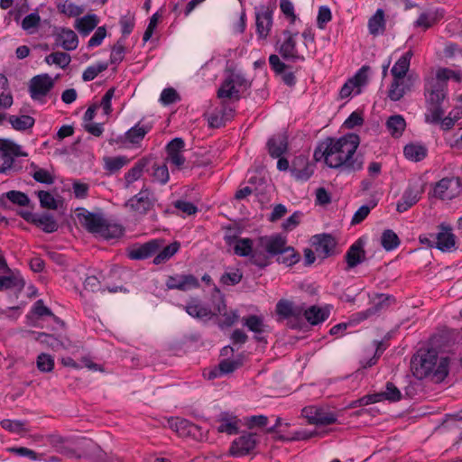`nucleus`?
Segmentation results:
<instances>
[{"label":"nucleus","mask_w":462,"mask_h":462,"mask_svg":"<svg viewBox=\"0 0 462 462\" xmlns=\"http://www.w3.org/2000/svg\"><path fill=\"white\" fill-rule=\"evenodd\" d=\"M360 143L356 134H346L340 138L327 137L314 151L316 161L324 160L325 163L343 173H352L363 169L364 157L356 153Z\"/></svg>","instance_id":"1"},{"label":"nucleus","mask_w":462,"mask_h":462,"mask_svg":"<svg viewBox=\"0 0 462 462\" xmlns=\"http://www.w3.org/2000/svg\"><path fill=\"white\" fill-rule=\"evenodd\" d=\"M449 363L448 356H439L437 348H419L411 359V370L418 380L439 383L449 373Z\"/></svg>","instance_id":"2"},{"label":"nucleus","mask_w":462,"mask_h":462,"mask_svg":"<svg viewBox=\"0 0 462 462\" xmlns=\"http://www.w3.org/2000/svg\"><path fill=\"white\" fill-rule=\"evenodd\" d=\"M60 456L75 459L84 457L91 462H111L110 457L97 443L85 438L60 439Z\"/></svg>","instance_id":"3"},{"label":"nucleus","mask_w":462,"mask_h":462,"mask_svg":"<svg viewBox=\"0 0 462 462\" xmlns=\"http://www.w3.org/2000/svg\"><path fill=\"white\" fill-rule=\"evenodd\" d=\"M448 83L439 79L436 76L425 79L424 97L426 123H436L445 114L442 104L447 97Z\"/></svg>","instance_id":"4"},{"label":"nucleus","mask_w":462,"mask_h":462,"mask_svg":"<svg viewBox=\"0 0 462 462\" xmlns=\"http://www.w3.org/2000/svg\"><path fill=\"white\" fill-rule=\"evenodd\" d=\"M239 348H221L218 365L203 371V376L208 380H214L234 373L240 368L245 359L244 352H238Z\"/></svg>","instance_id":"5"},{"label":"nucleus","mask_w":462,"mask_h":462,"mask_svg":"<svg viewBox=\"0 0 462 462\" xmlns=\"http://www.w3.org/2000/svg\"><path fill=\"white\" fill-rule=\"evenodd\" d=\"M276 313L288 319V325L292 329L302 328L306 327L304 321L306 304H295L288 300H280L276 304Z\"/></svg>","instance_id":"6"},{"label":"nucleus","mask_w":462,"mask_h":462,"mask_svg":"<svg viewBox=\"0 0 462 462\" xmlns=\"http://www.w3.org/2000/svg\"><path fill=\"white\" fill-rule=\"evenodd\" d=\"M156 202L157 198L153 191L143 185L137 194L125 203L124 207L135 216H145L153 209Z\"/></svg>","instance_id":"7"},{"label":"nucleus","mask_w":462,"mask_h":462,"mask_svg":"<svg viewBox=\"0 0 462 462\" xmlns=\"http://www.w3.org/2000/svg\"><path fill=\"white\" fill-rule=\"evenodd\" d=\"M282 39L276 42V51L281 57L288 61H304L305 58L300 54L297 49L296 38L298 32H292L289 30H284L282 33Z\"/></svg>","instance_id":"8"},{"label":"nucleus","mask_w":462,"mask_h":462,"mask_svg":"<svg viewBox=\"0 0 462 462\" xmlns=\"http://www.w3.org/2000/svg\"><path fill=\"white\" fill-rule=\"evenodd\" d=\"M21 146L9 139L0 138V173L7 174L11 171H17L14 166V157L26 156Z\"/></svg>","instance_id":"9"},{"label":"nucleus","mask_w":462,"mask_h":462,"mask_svg":"<svg viewBox=\"0 0 462 462\" xmlns=\"http://www.w3.org/2000/svg\"><path fill=\"white\" fill-rule=\"evenodd\" d=\"M260 440L256 433L243 431L229 447L228 454L233 457H241L254 451Z\"/></svg>","instance_id":"10"},{"label":"nucleus","mask_w":462,"mask_h":462,"mask_svg":"<svg viewBox=\"0 0 462 462\" xmlns=\"http://www.w3.org/2000/svg\"><path fill=\"white\" fill-rule=\"evenodd\" d=\"M170 426L180 437L191 438L197 441H204L208 439V431H204L202 427L187 419L177 417L170 421Z\"/></svg>","instance_id":"11"},{"label":"nucleus","mask_w":462,"mask_h":462,"mask_svg":"<svg viewBox=\"0 0 462 462\" xmlns=\"http://www.w3.org/2000/svg\"><path fill=\"white\" fill-rule=\"evenodd\" d=\"M461 193L462 180L455 176L441 179L433 189V196L442 200H451Z\"/></svg>","instance_id":"12"},{"label":"nucleus","mask_w":462,"mask_h":462,"mask_svg":"<svg viewBox=\"0 0 462 462\" xmlns=\"http://www.w3.org/2000/svg\"><path fill=\"white\" fill-rule=\"evenodd\" d=\"M301 414L312 425H331L337 422V415L333 412L325 411L317 406H307L302 409Z\"/></svg>","instance_id":"13"},{"label":"nucleus","mask_w":462,"mask_h":462,"mask_svg":"<svg viewBox=\"0 0 462 462\" xmlns=\"http://www.w3.org/2000/svg\"><path fill=\"white\" fill-rule=\"evenodd\" d=\"M416 79L417 77L412 74H409L401 79H393L388 90V97L392 101L401 100L406 93L411 91Z\"/></svg>","instance_id":"14"},{"label":"nucleus","mask_w":462,"mask_h":462,"mask_svg":"<svg viewBox=\"0 0 462 462\" xmlns=\"http://www.w3.org/2000/svg\"><path fill=\"white\" fill-rule=\"evenodd\" d=\"M217 431L226 435H236L239 433L241 420L232 412L222 411L215 420Z\"/></svg>","instance_id":"15"},{"label":"nucleus","mask_w":462,"mask_h":462,"mask_svg":"<svg viewBox=\"0 0 462 462\" xmlns=\"http://www.w3.org/2000/svg\"><path fill=\"white\" fill-rule=\"evenodd\" d=\"M54 81L48 74L34 76L30 80L29 92L32 99H40L45 97L53 88Z\"/></svg>","instance_id":"16"},{"label":"nucleus","mask_w":462,"mask_h":462,"mask_svg":"<svg viewBox=\"0 0 462 462\" xmlns=\"http://www.w3.org/2000/svg\"><path fill=\"white\" fill-rule=\"evenodd\" d=\"M165 286L168 290L187 291L199 287V282L193 274H175L168 276Z\"/></svg>","instance_id":"17"},{"label":"nucleus","mask_w":462,"mask_h":462,"mask_svg":"<svg viewBox=\"0 0 462 462\" xmlns=\"http://www.w3.org/2000/svg\"><path fill=\"white\" fill-rule=\"evenodd\" d=\"M423 193V187L419 183L410 184L404 190L402 199L398 201L396 210L403 213L415 205Z\"/></svg>","instance_id":"18"},{"label":"nucleus","mask_w":462,"mask_h":462,"mask_svg":"<svg viewBox=\"0 0 462 462\" xmlns=\"http://www.w3.org/2000/svg\"><path fill=\"white\" fill-rule=\"evenodd\" d=\"M315 252L323 259L333 254L337 245L336 239L330 234H320L311 238Z\"/></svg>","instance_id":"19"},{"label":"nucleus","mask_w":462,"mask_h":462,"mask_svg":"<svg viewBox=\"0 0 462 462\" xmlns=\"http://www.w3.org/2000/svg\"><path fill=\"white\" fill-rule=\"evenodd\" d=\"M80 210V212L77 213L79 224L89 233L98 235L105 221L103 216L100 214L88 212L84 208H81Z\"/></svg>","instance_id":"20"},{"label":"nucleus","mask_w":462,"mask_h":462,"mask_svg":"<svg viewBox=\"0 0 462 462\" xmlns=\"http://www.w3.org/2000/svg\"><path fill=\"white\" fill-rule=\"evenodd\" d=\"M291 175L298 180H309L314 172V166L310 163L304 155L294 158L291 167Z\"/></svg>","instance_id":"21"},{"label":"nucleus","mask_w":462,"mask_h":462,"mask_svg":"<svg viewBox=\"0 0 462 462\" xmlns=\"http://www.w3.org/2000/svg\"><path fill=\"white\" fill-rule=\"evenodd\" d=\"M459 333L456 329L442 328L429 338V346H448L457 344Z\"/></svg>","instance_id":"22"},{"label":"nucleus","mask_w":462,"mask_h":462,"mask_svg":"<svg viewBox=\"0 0 462 462\" xmlns=\"http://www.w3.org/2000/svg\"><path fill=\"white\" fill-rule=\"evenodd\" d=\"M330 310V305H325L322 307L317 305L308 307L306 305L304 321L311 326L319 325L329 318Z\"/></svg>","instance_id":"23"},{"label":"nucleus","mask_w":462,"mask_h":462,"mask_svg":"<svg viewBox=\"0 0 462 462\" xmlns=\"http://www.w3.org/2000/svg\"><path fill=\"white\" fill-rule=\"evenodd\" d=\"M365 241L363 238H358L346 251L345 260L347 264V269H352L365 259Z\"/></svg>","instance_id":"24"},{"label":"nucleus","mask_w":462,"mask_h":462,"mask_svg":"<svg viewBox=\"0 0 462 462\" xmlns=\"http://www.w3.org/2000/svg\"><path fill=\"white\" fill-rule=\"evenodd\" d=\"M256 33L260 39H266L273 25V11L263 7L256 12Z\"/></svg>","instance_id":"25"},{"label":"nucleus","mask_w":462,"mask_h":462,"mask_svg":"<svg viewBox=\"0 0 462 462\" xmlns=\"http://www.w3.org/2000/svg\"><path fill=\"white\" fill-rule=\"evenodd\" d=\"M286 242V238L281 235L260 236V243L262 246L265 247L270 256L278 255L284 252L288 247Z\"/></svg>","instance_id":"26"},{"label":"nucleus","mask_w":462,"mask_h":462,"mask_svg":"<svg viewBox=\"0 0 462 462\" xmlns=\"http://www.w3.org/2000/svg\"><path fill=\"white\" fill-rule=\"evenodd\" d=\"M439 231L436 233V245L435 247L442 252L451 251L455 247V236L452 233V228L448 226L441 224Z\"/></svg>","instance_id":"27"},{"label":"nucleus","mask_w":462,"mask_h":462,"mask_svg":"<svg viewBox=\"0 0 462 462\" xmlns=\"http://www.w3.org/2000/svg\"><path fill=\"white\" fill-rule=\"evenodd\" d=\"M186 312L199 319H211V310L206 306L199 299L190 298L184 307Z\"/></svg>","instance_id":"28"},{"label":"nucleus","mask_w":462,"mask_h":462,"mask_svg":"<svg viewBox=\"0 0 462 462\" xmlns=\"http://www.w3.org/2000/svg\"><path fill=\"white\" fill-rule=\"evenodd\" d=\"M150 157L139 159L134 165L125 174V188L128 189L134 181L138 180L143 173L148 170Z\"/></svg>","instance_id":"29"},{"label":"nucleus","mask_w":462,"mask_h":462,"mask_svg":"<svg viewBox=\"0 0 462 462\" xmlns=\"http://www.w3.org/2000/svg\"><path fill=\"white\" fill-rule=\"evenodd\" d=\"M162 246V241L158 239L151 240L137 248L129 252V257L134 260H143L151 257Z\"/></svg>","instance_id":"30"},{"label":"nucleus","mask_w":462,"mask_h":462,"mask_svg":"<svg viewBox=\"0 0 462 462\" xmlns=\"http://www.w3.org/2000/svg\"><path fill=\"white\" fill-rule=\"evenodd\" d=\"M267 148L273 158L281 157L288 149L287 136L282 134L273 135L268 140Z\"/></svg>","instance_id":"31"},{"label":"nucleus","mask_w":462,"mask_h":462,"mask_svg":"<svg viewBox=\"0 0 462 462\" xmlns=\"http://www.w3.org/2000/svg\"><path fill=\"white\" fill-rule=\"evenodd\" d=\"M269 257L270 254L266 252L265 247L262 246L260 237H258L250 254V262L259 268H264L270 263Z\"/></svg>","instance_id":"32"},{"label":"nucleus","mask_w":462,"mask_h":462,"mask_svg":"<svg viewBox=\"0 0 462 462\" xmlns=\"http://www.w3.org/2000/svg\"><path fill=\"white\" fill-rule=\"evenodd\" d=\"M98 23V16L95 14H90L77 19L75 28L82 36H87L97 26Z\"/></svg>","instance_id":"33"},{"label":"nucleus","mask_w":462,"mask_h":462,"mask_svg":"<svg viewBox=\"0 0 462 462\" xmlns=\"http://www.w3.org/2000/svg\"><path fill=\"white\" fill-rule=\"evenodd\" d=\"M413 56V51L411 50L406 51L393 66L391 69V73L393 79H401L402 77L408 76L407 72L410 69L411 60Z\"/></svg>","instance_id":"34"},{"label":"nucleus","mask_w":462,"mask_h":462,"mask_svg":"<svg viewBox=\"0 0 462 462\" xmlns=\"http://www.w3.org/2000/svg\"><path fill=\"white\" fill-rule=\"evenodd\" d=\"M46 316L52 317L54 319H57L51 310L44 305L43 300H38L33 304L31 311L26 315V319L29 324L35 325L36 319H40Z\"/></svg>","instance_id":"35"},{"label":"nucleus","mask_w":462,"mask_h":462,"mask_svg":"<svg viewBox=\"0 0 462 462\" xmlns=\"http://www.w3.org/2000/svg\"><path fill=\"white\" fill-rule=\"evenodd\" d=\"M152 129L150 124H141L139 122L125 133V139L133 144H138Z\"/></svg>","instance_id":"36"},{"label":"nucleus","mask_w":462,"mask_h":462,"mask_svg":"<svg viewBox=\"0 0 462 462\" xmlns=\"http://www.w3.org/2000/svg\"><path fill=\"white\" fill-rule=\"evenodd\" d=\"M368 30L370 34L377 36L383 34L385 31L384 12L379 8L374 14L368 20Z\"/></svg>","instance_id":"37"},{"label":"nucleus","mask_w":462,"mask_h":462,"mask_svg":"<svg viewBox=\"0 0 462 462\" xmlns=\"http://www.w3.org/2000/svg\"><path fill=\"white\" fill-rule=\"evenodd\" d=\"M8 275H0V291L10 289H16L21 291L25 286L23 279L18 275H14L12 272L7 273Z\"/></svg>","instance_id":"38"},{"label":"nucleus","mask_w":462,"mask_h":462,"mask_svg":"<svg viewBox=\"0 0 462 462\" xmlns=\"http://www.w3.org/2000/svg\"><path fill=\"white\" fill-rule=\"evenodd\" d=\"M60 45L67 51L75 50L79 45L78 35L70 29H60Z\"/></svg>","instance_id":"39"},{"label":"nucleus","mask_w":462,"mask_h":462,"mask_svg":"<svg viewBox=\"0 0 462 462\" xmlns=\"http://www.w3.org/2000/svg\"><path fill=\"white\" fill-rule=\"evenodd\" d=\"M226 304L224 294L215 285L214 291L211 295V319L218 314H222V311L226 310Z\"/></svg>","instance_id":"40"},{"label":"nucleus","mask_w":462,"mask_h":462,"mask_svg":"<svg viewBox=\"0 0 462 462\" xmlns=\"http://www.w3.org/2000/svg\"><path fill=\"white\" fill-rule=\"evenodd\" d=\"M217 94L218 98L240 99L239 89L228 77L223 81Z\"/></svg>","instance_id":"41"},{"label":"nucleus","mask_w":462,"mask_h":462,"mask_svg":"<svg viewBox=\"0 0 462 462\" xmlns=\"http://www.w3.org/2000/svg\"><path fill=\"white\" fill-rule=\"evenodd\" d=\"M403 153L408 160L420 162L427 156V148L421 144L410 143L404 146Z\"/></svg>","instance_id":"42"},{"label":"nucleus","mask_w":462,"mask_h":462,"mask_svg":"<svg viewBox=\"0 0 462 462\" xmlns=\"http://www.w3.org/2000/svg\"><path fill=\"white\" fill-rule=\"evenodd\" d=\"M104 169L110 174L116 173L124 166L129 163L130 159L126 156L104 157Z\"/></svg>","instance_id":"43"},{"label":"nucleus","mask_w":462,"mask_h":462,"mask_svg":"<svg viewBox=\"0 0 462 462\" xmlns=\"http://www.w3.org/2000/svg\"><path fill=\"white\" fill-rule=\"evenodd\" d=\"M12 127L17 131H25L34 125L35 120L31 116L23 115L21 116H10L8 118Z\"/></svg>","instance_id":"44"},{"label":"nucleus","mask_w":462,"mask_h":462,"mask_svg":"<svg viewBox=\"0 0 462 462\" xmlns=\"http://www.w3.org/2000/svg\"><path fill=\"white\" fill-rule=\"evenodd\" d=\"M243 324L254 333L268 332V326L264 324L263 319L256 315H250L243 319Z\"/></svg>","instance_id":"45"},{"label":"nucleus","mask_w":462,"mask_h":462,"mask_svg":"<svg viewBox=\"0 0 462 462\" xmlns=\"http://www.w3.org/2000/svg\"><path fill=\"white\" fill-rule=\"evenodd\" d=\"M123 234L124 227L121 225L108 223L106 219L100 232L98 233V235L105 239L118 238L122 236Z\"/></svg>","instance_id":"46"},{"label":"nucleus","mask_w":462,"mask_h":462,"mask_svg":"<svg viewBox=\"0 0 462 462\" xmlns=\"http://www.w3.org/2000/svg\"><path fill=\"white\" fill-rule=\"evenodd\" d=\"M180 244L177 241L165 246L159 254L153 258L152 263L156 265L163 263L170 260L179 250Z\"/></svg>","instance_id":"47"},{"label":"nucleus","mask_w":462,"mask_h":462,"mask_svg":"<svg viewBox=\"0 0 462 462\" xmlns=\"http://www.w3.org/2000/svg\"><path fill=\"white\" fill-rule=\"evenodd\" d=\"M442 17L443 12H439V10L433 13H422L415 21V26L428 29Z\"/></svg>","instance_id":"48"},{"label":"nucleus","mask_w":462,"mask_h":462,"mask_svg":"<svg viewBox=\"0 0 462 462\" xmlns=\"http://www.w3.org/2000/svg\"><path fill=\"white\" fill-rule=\"evenodd\" d=\"M386 126L393 136H400L405 129L406 123L400 115L392 116L386 122Z\"/></svg>","instance_id":"49"},{"label":"nucleus","mask_w":462,"mask_h":462,"mask_svg":"<svg viewBox=\"0 0 462 462\" xmlns=\"http://www.w3.org/2000/svg\"><path fill=\"white\" fill-rule=\"evenodd\" d=\"M381 245L386 251H392L398 247L400 239L392 229H386L382 234Z\"/></svg>","instance_id":"50"},{"label":"nucleus","mask_w":462,"mask_h":462,"mask_svg":"<svg viewBox=\"0 0 462 462\" xmlns=\"http://www.w3.org/2000/svg\"><path fill=\"white\" fill-rule=\"evenodd\" d=\"M46 233H52L57 230V224L54 218L49 214L37 215L34 224Z\"/></svg>","instance_id":"51"},{"label":"nucleus","mask_w":462,"mask_h":462,"mask_svg":"<svg viewBox=\"0 0 462 462\" xmlns=\"http://www.w3.org/2000/svg\"><path fill=\"white\" fill-rule=\"evenodd\" d=\"M381 400H387L390 402H398L402 399V393L392 382H387L385 391L377 393Z\"/></svg>","instance_id":"52"},{"label":"nucleus","mask_w":462,"mask_h":462,"mask_svg":"<svg viewBox=\"0 0 462 462\" xmlns=\"http://www.w3.org/2000/svg\"><path fill=\"white\" fill-rule=\"evenodd\" d=\"M24 337L34 338L37 342L47 346H53L57 342V337L53 334L45 332L26 331Z\"/></svg>","instance_id":"53"},{"label":"nucleus","mask_w":462,"mask_h":462,"mask_svg":"<svg viewBox=\"0 0 462 462\" xmlns=\"http://www.w3.org/2000/svg\"><path fill=\"white\" fill-rule=\"evenodd\" d=\"M152 181L164 185L170 179L169 170L165 163L152 165Z\"/></svg>","instance_id":"54"},{"label":"nucleus","mask_w":462,"mask_h":462,"mask_svg":"<svg viewBox=\"0 0 462 462\" xmlns=\"http://www.w3.org/2000/svg\"><path fill=\"white\" fill-rule=\"evenodd\" d=\"M0 424L4 430L12 433L20 434L27 430L26 422L22 420L5 419L1 420Z\"/></svg>","instance_id":"55"},{"label":"nucleus","mask_w":462,"mask_h":462,"mask_svg":"<svg viewBox=\"0 0 462 462\" xmlns=\"http://www.w3.org/2000/svg\"><path fill=\"white\" fill-rule=\"evenodd\" d=\"M253 240L250 238H240L237 240L234 250L235 253L239 256H250L254 247Z\"/></svg>","instance_id":"56"},{"label":"nucleus","mask_w":462,"mask_h":462,"mask_svg":"<svg viewBox=\"0 0 462 462\" xmlns=\"http://www.w3.org/2000/svg\"><path fill=\"white\" fill-rule=\"evenodd\" d=\"M300 259V255L291 246H288L277 258L279 263H284L287 266H291L297 263Z\"/></svg>","instance_id":"57"},{"label":"nucleus","mask_w":462,"mask_h":462,"mask_svg":"<svg viewBox=\"0 0 462 462\" xmlns=\"http://www.w3.org/2000/svg\"><path fill=\"white\" fill-rule=\"evenodd\" d=\"M108 64L106 62H99L97 64L88 67L82 74L84 81L93 80L99 73L106 70Z\"/></svg>","instance_id":"58"},{"label":"nucleus","mask_w":462,"mask_h":462,"mask_svg":"<svg viewBox=\"0 0 462 462\" xmlns=\"http://www.w3.org/2000/svg\"><path fill=\"white\" fill-rule=\"evenodd\" d=\"M243 278V273L238 270L224 273L220 277V282L226 286L238 284Z\"/></svg>","instance_id":"59"},{"label":"nucleus","mask_w":462,"mask_h":462,"mask_svg":"<svg viewBox=\"0 0 462 462\" xmlns=\"http://www.w3.org/2000/svg\"><path fill=\"white\" fill-rule=\"evenodd\" d=\"M37 195L40 199V204L42 208L49 209L58 208V203L50 192L45 190H39L37 192Z\"/></svg>","instance_id":"60"},{"label":"nucleus","mask_w":462,"mask_h":462,"mask_svg":"<svg viewBox=\"0 0 462 462\" xmlns=\"http://www.w3.org/2000/svg\"><path fill=\"white\" fill-rule=\"evenodd\" d=\"M180 100L178 92L172 88H164L160 97V102L164 106H169Z\"/></svg>","instance_id":"61"},{"label":"nucleus","mask_w":462,"mask_h":462,"mask_svg":"<svg viewBox=\"0 0 462 462\" xmlns=\"http://www.w3.org/2000/svg\"><path fill=\"white\" fill-rule=\"evenodd\" d=\"M12 203L19 206H27L30 203L28 196L18 190H10L4 194Z\"/></svg>","instance_id":"62"},{"label":"nucleus","mask_w":462,"mask_h":462,"mask_svg":"<svg viewBox=\"0 0 462 462\" xmlns=\"http://www.w3.org/2000/svg\"><path fill=\"white\" fill-rule=\"evenodd\" d=\"M436 77L446 83L449 79H454L456 82L462 80V74L448 68L439 69L436 72Z\"/></svg>","instance_id":"63"},{"label":"nucleus","mask_w":462,"mask_h":462,"mask_svg":"<svg viewBox=\"0 0 462 462\" xmlns=\"http://www.w3.org/2000/svg\"><path fill=\"white\" fill-rule=\"evenodd\" d=\"M370 69L369 66H363L361 69L357 70V72L349 79L352 81L353 85L356 88L365 86L367 83L368 75L367 72Z\"/></svg>","instance_id":"64"}]
</instances>
